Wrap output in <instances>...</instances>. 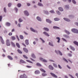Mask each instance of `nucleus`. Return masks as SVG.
<instances>
[{"instance_id": "nucleus-56", "label": "nucleus", "mask_w": 78, "mask_h": 78, "mask_svg": "<svg viewBox=\"0 0 78 78\" xmlns=\"http://www.w3.org/2000/svg\"><path fill=\"white\" fill-rule=\"evenodd\" d=\"M4 11L5 12H6V8L5 7L4 8Z\"/></svg>"}, {"instance_id": "nucleus-41", "label": "nucleus", "mask_w": 78, "mask_h": 78, "mask_svg": "<svg viewBox=\"0 0 78 78\" xmlns=\"http://www.w3.org/2000/svg\"><path fill=\"white\" fill-rule=\"evenodd\" d=\"M50 12L51 13H55V12H54V10H52L50 11Z\"/></svg>"}, {"instance_id": "nucleus-26", "label": "nucleus", "mask_w": 78, "mask_h": 78, "mask_svg": "<svg viewBox=\"0 0 78 78\" xmlns=\"http://www.w3.org/2000/svg\"><path fill=\"white\" fill-rule=\"evenodd\" d=\"M57 39H58V41H57V42H58V43H59V41H60V38H59V37H57L56 38Z\"/></svg>"}, {"instance_id": "nucleus-53", "label": "nucleus", "mask_w": 78, "mask_h": 78, "mask_svg": "<svg viewBox=\"0 0 78 78\" xmlns=\"http://www.w3.org/2000/svg\"><path fill=\"white\" fill-rule=\"evenodd\" d=\"M11 3H9L8 4V5L9 7H10V6H11Z\"/></svg>"}, {"instance_id": "nucleus-61", "label": "nucleus", "mask_w": 78, "mask_h": 78, "mask_svg": "<svg viewBox=\"0 0 78 78\" xmlns=\"http://www.w3.org/2000/svg\"><path fill=\"white\" fill-rule=\"evenodd\" d=\"M62 40H63V41H65V42H67V41L64 38H62Z\"/></svg>"}, {"instance_id": "nucleus-55", "label": "nucleus", "mask_w": 78, "mask_h": 78, "mask_svg": "<svg viewBox=\"0 0 78 78\" xmlns=\"http://www.w3.org/2000/svg\"><path fill=\"white\" fill-rule=\"evenodd\" d=\"M68 55L69 56H70V57L72 56V54H70V53L68 54Z\"/></svg>"}, {"instance_id": "nucleus-32", "label": "nucleus", "mask_w": 78, "mask_h": 78, "mask_svg": "<svg viewBox=\"0 0 78 78\" xmlns=\"http://www.w3.org/2000/svg\"><path fill=\"white\" fill-rule=\"evenodd\" d=\"M73 43L74 44H75V45H76L78 46V43L77 42L75 41H74Z\"/></svg>"}, {"instance_id": "nucleus-36", "label": "nucleus", "mask_w": 78, "mask_h": 78, "mask_svg": "<svg viewBox=\"0 0 78 78\" xmlns=\"http://www.w3.org/2000/svg\"><path fill=\"white\" fill-rule=\"evenodd\" d=\"M20 39H23V37L22 35H20Z\"/></svg>"}, {"instance_id": "nucleus-22", "label": "nucleus", "mask_w": 78, "mask_h": 78, "mask_svg": "<svg viewBox=\"0 0 78 78\" xmlns=\"http://www.w3.org/2000/svg\"><path fill=\"white\" fill-rule=\"evenodd\" d=\"M40 70H41V71L43 72H44V73H45L46 72L45 71V70H44V69H42L41 68L40 69Z\"/></svg>"}, {"instance_id": "nucleus-63", "label": "nucleus", "mask_w": 78, "mask_h": 78, "mask_svg": "<svg viewBox=\"0 0 78 78\" xmlns=\"http://www.w3.org/2000/svg\"><path fill=\"white\" fill-rule=\"evenodd\" d=\"M16 37L17 38L18 41H19V37L17 35H16Z\"/></svg>"}, {"instance_id": "nucleus-46", "label": "nucleus", "mask_w": 78, "mask_h": 78, "mask_svg": "<svg viewBox=\"0 0 78 78\" xmlns=\"http://www.w3.org/2000/svg\"><path fill=\"white\" fill-rule=\"evenodd\" d=\"M42 76H47V74L43 73L42 74Z\"/></svg>"}, {"instance_id": "nucleus-4", "label": "nucleus", "mask_w": 78, "mask_h": 78, "mask_svg": "<svg viewBox=\"0 0 78 78\" xmlns=\"http://www.w3.org/2000/svg\"><path fill=\"white\" fill-rule=\"evenodd\" d=\"M24 14L25 16H29V13L27 11H25L24 12Z\"/></svg>"}, {"instance_id": "nucleus-12", "label": "nucleus", "mask_w": 78, "mask_h": 78, "mask_svg": "<svg viewBox=\"0 0 78 78\" xmlns=\"http://www.w3.org/2000/svg\"><path fill=\"white\" fill-rule=\"evenodd\" d=\"M44 34L46 35V36H49L50 35L47 33L46 32H43Z\"/></svg>"}, {"instance_id": "nucleus-10", "label": "nucleus", "mask_w": 78, "mask_h": 78, "mask_svg": "<svg viewBox=\"0 0 78 78\" xmlns=\"http://www.w3.org/2000/svg\"><path fill=\"white\" fill-rule=\"evenodd\" d=\"M37 20H38V21H40V22H41V21H42V20H41V18H40L39 16H37Z\"/></svg>"}, {"instance_id": "nucleus-40", "label": "nucleus", "mask_w": 78, "mask_h": 78, "mask_svg": "<svg viewBox=\"0 0 78 78\" xmlns=\"http://www.w3.org/2000/svg\"><path fill=\"white\" fill-rule=\"evenodd\" d=\"M27 62H30V63H31L32 64H33V62L30 60H27Z\"/></svg>"}, {"instance_id": "nucleus-47", "label": "nucleus", "mask_w": 78, "mask_h": 78, "mask_svg": "<svg viewBox=\"0 0 78 78\" xmlns=\"http://www.w3.org/2000/svg\"><path fill=\"white\" fill-rule=\"evenodd\" d=\"M57 13L58 14V15L61 14V13H60L59 11H57Z\"/></svg>"}, {"instance_id": "nucleus-34", "label": "nucleus", "mask_w": 78, "mask_h": 78, "mask_svg": "<svg viewBox=\"0 0 78 78\" xmlns=\"http://www.w3.org/2000/svg\"><path fill=\"white\" fill-rule=\"evenodd\" d=\"M21 6V4H20V3H18L17 5V6L19 8H20V6Z\"/></svg>"}, {"instance_id": "nucleus-43", "label": "nucleus", "mask_w": 78, "mask_h": 78, "mask_svg": "<svg viewBox=\"0 0 78 78\" xmlns=\"http://www.w3.org/2000/svg\"><path fill=\"white\" fill-rule=\"evenodd\" d=\"M23 57H24V58H26V59H28V57L25 55H23Z\"/></svg>"}, {"instance_id": "nucleus-39", "label": "nucleus", "mask_w": 78, "mask_h": 78, "mask_svg": "<svg viewBox=\"0 0 78 78\" xmlns=\"http://www.w3.org/2000/svg\"><path fill=\"white\" fill-rule=\"evenodd\" d=\"M58 52L59 53L60 55H61V56H62V53H61V51H58Z\"/></svg>"}, {"instance_id": "nucleus-51", "label": "nucleus", "mask_w": 78, "mask_h": 78, "mask_svg": "<svg viewBox=\"0 0 78 78\" xmlns=\"http://www.w3.org/2000/svg\"><path fill=\"white\" fill-rule=\"evenodd\" d=\"M72 2L74 3V4H76V1H75V0H73Z\"/></svg>"}, {"instance_id": "nucleus-58", "label": "nucleus", "mask_w": 78, "mask_h": 78, "mask_svg": "<svg viewBox=\"0 0 78 78\" xmlns=\"http://www.w3.org/2000/svg\"><path fill=\"white\" fill-rule=\"evenodd\" d=\"M12 34V33H10L9 34V36H11Z\"/></svg>"}, {"instance_id": "nucleus-19", "label": "nucleus", "mask_w": 78, "mask_h": 78, "mask_svg": "<svg viewBox=\"0 0 78 78\" xmlns=\"http://www.w3.org/2000/svg\"><path fill=\"white\" fill-rule=\"evenodd\" d=\"M11 39L13 40H15L16 39V37L14 36H12L11 37Z\"/></svg>"}, {"instance_id": "nucleus-24", "label": "nucleus", "mask_w": 78, "mask_h": 78, "mask_svg": "<svg viewBox=\"0 0 78 78\" xmlns=\"http://www.w3.org/2000/svg\"><path fill=\"white\" fill-rule=\"evenodd\" d=\"M54 20L55 21H58V20H59V19L57 18H56L54 19Z\"/></svg>"}, {"instance_id": "nucleus-31", "label": "nucleus", "mask_w": 78, "mask_h": 78, "mask_svg": "<svg viewBox=\"0 0 78 78\" xmlns=\"http://www.w3.org/2000/svg\"><path fill=\"white\" fill-rule=\"evenodd\" d=\"M53 28L54 29H59V27L56 26H54Z\"/></svg>"}, {"instance_id": "nucleus-35", "label": "nucleus", "mask_w": 78, "mask_h": 78, "mask_svg": "<svg viewBox=\"0 0 78 78\" xmlns=\"http://www.w3.org/2000/svg\"><path fill=\"white\" fill-rule=\"evenodd\" d=\"M49 45H51V46H52V47H53V44H52V43H51L50 42L49 43Z\"/></svg>"}, {"instance_id": "nucleus-64", "label": "nucleus", "mask_w": 78, "mask_h": 78, "mask_svg": "<svg viewBox=\"0 0 78 78\" xmlns=\"http://www.w3.org/2000/svg\"><path fill=\"white\" fill-rule=\"evenodd\" d=\"M76 76H77L78 77V74L76 73Z\"/></svg>"}, {"instance_id": "nucleus-20", "label": "nucleus", "mask_w": 78, "mask_h": 78, "mask_svg": "<svg viewBox=\"0 0 78 78\" xmlns=\"http://www.w3.org/2000/svg\"><path fill=\"white\" fill-rule=\"evenodd\" d=\"M40 73V72L38 70H36L35 72V73L36 74H38V73Z\"/></svg>"}, {"instance_id": "nucleus-45", "label": "nucleus", "mask_w": 78, "mask_h": 78, "mask_svg": "<svg viewBox=\"0 0 78 78\" xmlns=\"http://www.w3.org/2000/svg\"><path fill=\"white\" fill-rule=\"evenodd\" d=\"M40 39L41 40V41H42L43 42H44V43L45 42V41H44V40H43L42 38H40Z\"/></svg>"}, {"instance_id": "nucleus-18", "label": "nucleus", "mask_w": 78, "mask_h": 78, "mask_svg": "<svg viewBox=\"0 0 78 78\" xmlns=\"http://www.w3.org/2000/svg\"><path fill=\"white\" fill-rule=\"evenodd\" d=\"M44 30H45V31H48L49 30L48 28L44 27L43 28Z\"/></svg>"}, {"instance_id": "nucleus-37", "label": "nucleus", "mask_w": 78, "mask_h": 78, "mask_svg": "<svg viewBox=\"0 0 78 78\" xmlns=\"http://www.w3.org/2000/svg\"><path fill=\"white\" fill-rule=\"evenodd\" d=\"M65 8H66V9H68V8H69V5H66L65 6Z\"/></svg>"}, {"instance_id": "nucleus-27", "label": "nucleus", "mask_w": 78, "mask_h": 78, "mask_svg": "<svg viewBox=\"0 0 78 78\" xmlns=\"http://www.w3.org/2000/svg\"><path fill=\"white\" fill-rule=\"evenodd\" d=\"M16 45L18 48H20V45H19V43H16Z\"/></svg>"}, {"instance_id": "nucleus-30", "label": "nucleus", "mask_w": 78, "mask_h": 78, "mask_svg": "<svg viewBox=\"0 0 78 78\" xmlns=\"http://www.w3.org/2000/svg\"><path fill=\"white\" fill-rule=\"evenodd\" d=\"M38 6H43V5L41 3H38Z\"/></svg>"}, {"instance_id": "nucleus-33", "label": "nucleus", "mask_w": 78, "mask_h": 78, "mask_svg": "<svg viewBox=\"0 0 78 78\" xmlns=\"http://www.w3.org/2000/svg\"><path fill=\"white\" fill-rule=\"evenodd\" d=\"M30 30H31V31H33V32H36V30H34L32 28H30Z\"/></svg>"}, {"instance_id": "nucleus-38", "label": "nucleus", "mask_w": 78, "mask_h": 78, "mask_svg": "<svg viewBox=\"0 0 78 78\" xmlns=\"http://www.w3.org/2000/svg\"><path fill=\"white\" fill-rule=\"evenodd\" d=\"M53 64V66H54L55 67H57V65H56V64L54 63Z\"/></svg>"}, {"instance_id": "nucleus-62", "label": "nucleus", "mask_w": 78, "mask_h": 78, "mask_svg": "<svg viewBox=\"0 0 78 78\" xmlns=\"http://www.w3.org/2000/svg\"><path fill=\"white\" fill-rule=\"evenodd\" d=\"M44 12H45V14H48V12H47V11H45Z\"/></svg>"}, {"instance_id": "nucleus-9", "label": "nucleus", "mask_w": 78, "mask_h": 78, "mask_svg": "<svg viewBox=\"0 0 78 78\" xmlns=\"http://www.w3.org/2000/svg\"><path fill=\"white\" fill-rule=\"evenodd\" d=\"M46 21L47 22L49 23H51V21L50 20L48 19H46Z\"/></svg>"}, {"instance_id": "nucleus-49", "label": "nucleus", "mask_w": 78, "mask_h": 78, "mask_svg": "<svg viewBox=\"0 0 78 78\" xmlns=\"http://www.w3.org/2000/svg\"><path fill=\"white\" fill-rule=\"evenodd\" d=\"M19 21L20 22H22V21H23V20H21V18H20L19 19Z\"/></svg>"}, {"instance_id": "nucleus-54", "label": "nucleus", "mask_w": 78, "mask_h": 78, "mask_svg": "<svg viewBox=\"0 0 78 78\" xmlns=\"http://www.w3.org/2000/svg\"><path fill=\"white\" fill-rule=\"evenodd\" d=\"M27 68H31V67H32L31 66H27Z\"/></svg>"}, {"instance_id": "nucleus-11", "label": "nucleus", "mask_w": 78, "mask_h": 78, "mask_svg": "<svg viewBox=\"0 0 78 78\" xmlns=\"http://www.w3.org/2000/svg\"><path fill=\"white\" fill-rule=\"evenodd\" d=\"M7 58H9V59H10V60H12V59H13L12 57L10 55H8L7 56Z\"/></svg>"}, {"instance_id": "nucleus-23", "label": "nucleus", "mask_w": 78, "mask_h": 78, "mask_svg": "<svg viewBox=\"0 0 78 78\" xmlns=\"http://www.w3.org/2000/svg\"><path fill=\"white\" fill-rule=\"evenodd\" d=\"M11 44L12 45V46H13V47H15L16 45H15V44H14V43H13L11 41Z\"/></svg>"}, {"instance_id": "nucleus-52", "label": "nucleus", "mask_w": 78, "mask_h": 78, "mask_svg": "<svg viewBox=\"0 0 78 78\" xmlns=\"http://www.w3.org/2000/svg\"><path fill=\"white\" fill-rule=\"evenodd\" d=\"M43 62H47V60H46L45 59H44L43 60Z\"/></svg>"}, {"instance_id": "nucleus-1", "label": "nucleus", "mask_w": 78, "mask_h": 78, "mask_svg": "<svg viewBox=\"0 0 78 78\" xmlns=\"http://www.w3.org/2000/svg\"><path fill=\"white\" fill-rule=\"evenodd\" d=\"M20 78H27V76L25 74H24L23 75H21L20 76Z\"/></svg>"}, {"instance_id": "nucleus-60", "label": "nucleus", "mask_w": 78, "mask_h": 78, "mask_svg": "<svg viewBox=\"0 0 78 78\" xmlns=\"http://www.w3.org/2000/svg\"><path fill=\"white\" fill-rule=\"evenodd\" d=\"M67 67H68V69H71V68H70V67L69 66L67 65Z\"/></svg>"}, {"instance_id": "nucleus-3", "label": "nucleus", "mask_w": 78, "mask_h": 78, "mask_svg": "<svg viewBox=\"0 0 78 78\" xmlns=\"http://www.w3.org/2000/svg\"><path fill=\"white\" fill-rule=\"evenodd\" d=\"M72 31L75 33H78V30L76 29H73L72 30Z\"/></svg>"}, {"instance_id": "nucleus-25", "label": "nucleus", "mask_w": 78, "mask_h": 78, "mask_svg": "<svg viewBox=\"0 0 78 78\" xmlns=\"http://www.w3.org/2000/svg\"><path fill=\"white\" fill-rule=\"evenodd\" d=\"M10 25H11V24H10V23H9V22H7L6 23V25L7 26H10Z\"/></svg>"}, {"instance_id": "nucleus-13", "label": "nucleus", "mask_w": 78, "mask_h": 78, "mask_svg": "<svg viewBox=\"0 0 78 78\" xmlns=\"http://www.w3.org/2000/svg\"><path fill=\"white\" fill-rule=\"evenodd\" d=\"M25 42L26 45H28L29 44V42H28V40H26L25 41Z\"/></svg>"}, {"instance_id": "nucleus-50", "label": "nucleus", "mask_w": 78, "mask_h": 78, "mask_svg": "<svg viewBox=\"0 0 78 78\" xmlns=\"http://www.w3.org/2000/svg\"><path fill=\"white\" fill-rule=\"evenodd\" d=\"M14 9H15V11H16V12H17V11H18V9H17V8H15Z\"/></svg>"}, {"instance_id": "nucleus-16", "label": "nucleus", "mask_w": 78, "mask_h": 78, "mask_svg": "<svg viewBox=\"0 0 78 78\" xmlns=\"http://www.w3.org/2000/svg\"><path fill=\"white\" fill-rule=\"evenodd\" d=\"M65 33H66V34H70V32H69L67 30H65Z\"/></svg>"}, {"instance_id": "nucleus-7", "label": "nucleus", "mask_w": 78, "mask_h": 78, "mask_svg": "<svg viewBox=\"0 0 78 78\" xmlns=\"http://www.w3.org/2000/svg\"><path fill=\"white\" fill-rule=\"evenodd\" d=\"M49 68L50 69V70H53L54 69V68H53V67L51 65H49Z\"/></svg>"}, {"instance_id": "nucleus-29", "label": "nucleus", "mask_w": 78, "mask_h": 78, "mask_svg": "<svg viewBox=\"0 0 78 78\" xmlns=\"http://www.w3.org/2000/svg\"><path fill=\"white\" fill-rule=\"evenodd\" d=\"M21 63H26L23 60H21L20 61Z\"/></svg>"}, {"instance_id": "nucleus-28", "label": "nucleus", "mask_w": 78, "mask_h": 78, "mask_svg": "<svg viewBox=\"0 0 78 78\" xmlns=\"http://www.w3.org/2000/svg\"><path fill=\"white\" fill-rule=\"evenodd\" d=\"M17 51H18V53H20V54H22V51H21L19 49H18L17 50Z\"/></svg>"}, {"instance_id": "nucleus-48", "label": "nucleus", "mask_w": 78, "mask_h": 78, "mask_svg": "<svg viewBox=\"0 0 78 78\" xmlns=\"http://www.w3.org/2000/svg\"><path fill=\"white\" fill-rule=\"evenodd\" d=\"M1 42L2 44H5V42H4V41H3V40H1Z\"/></svg>"}, {"instance_id": "nucleus-14", "label": "nucleus", "mask_w": 78, "mask_h": 78, "mask_svg": "<svg viewBox=\"0 0 78 78\" xmlns=\"http://www.w3.org/2000/svg\"><path fill=\"white\" fill-rule=\"evenodd\" d=\"M58 10L59 11H63V9L61 7H59L58 8Z\"/></svg>"}, {"instance_id": "nucleus-44", "label": "nucleus", "mask_w": 78, "mask_h": 78, "mask_svg": "<svg viewBox=\"0 0 78 78\" xmlns=\"http://www.w3.org/2000/svg\"><path fill=\"white\" fill-rule=\"evenodd\" d=\"M2 16H0V21L2 22Z\"/></svg>"}, {"instance_id": "nucleus-59", "label": "nucleus", "mask_w": 78, "mask_h": 78, "mask_svg": "<svg viewBox=\"0 0 78 78\" xmlns=\"http://www.w3.org/2000/svg\"><path fill=\"white\" fill-rule=\"evenodd\" d=\"M40 59L41 61H43L44 59L42 58H40Z\"/></svg>"}, {"instance_id": "nucleus-8", "label": "nucleus", "mask_w": 78, "mask_h": 78, "mask_svg": "<svg viewBox=\"0 0 78 78\" xmlns=\"http://www.w3.org/2000/svg\"><path fill=\"white\" fill-rule=\"evenodd\" d=\"M63 19L66 21H67V22H70V20L67 18H64Z\"/></svg>"}, {"instance_id": "nucleus-15", "label": "nucleus", "mask_w": 78, "mask_h": 78, "mask_svg": "<svg viewBox=\"0 0 78 78\" xmlns=\"http://www.w3.org/2000/svg\"><path fill=\"white\" fill-rule=\"evenodd\" d=\"M69 47L71 48V49H72V50H73V51H74V50H75V48H74L72 46H70Z\"/></svg>"}, {"instance_id": "nucleus-42", "label": "nucleus", "mask_w": 78, "mask_h": 78, "mask_svg": "<svg viewBox=\"0 0 78 78\" xmlns=\"http://www.w3.org/2000/svg\"><path fill=\"white\" fill-rule=\"evenodd\" d=\"M63 59L64 60V61H65L66 62H67V63H68V61H67V60H66V59L64 58H63Z\"/></svg>"}, {"instance_id": "nucleus-21", "label": "nucleus", "mask_w": 78, "mask_h": 78, "mask_svg": "<svg viewBox=\"0 0 78 78\" xmlns=\"http://www.w3.org/2000/svg\"><path fill=\"white\" fill-rule=\"evenodd\" d=\"M36 65L37 66H39L40 67H41V66H42V65H41V64H40L39 63H37L36 64Z\"/></svg>"}, {"instance_id": "nucleus-5", "label": "nucleus", "mask_w": 78, "mask_h": 78, "mask_svg": "<svg viewBox=\"0 0 78 78\" xmlns=\"http://www.w3.org/2000/svg\"><path fill=\"white\" fill-rule=\"evenodd\" d=\"M51 75L52 76H53L55 78H57L58 77H57V76L54 73H50Z\"/></svg>"}, {"instance_id": "nucleus-2", "label": "nucleus", "mask_w": 78, "mask_h": 78, "mask_svg": "<svg viewBox=\"0 0 78 78\" xmlns=\"http://www.w3.org/2000/svg\"><path fill=\"white\" fill-rule=\"evenodd\" d=\"M6 44L7 46H10V42H9V40L7 39L6 41Z\"/></svg>"}, {"instance_id": "nucleus-17", "label": "nucleus", "mask_w": 78, "mask_h": 78, "mask_svg": "<svg viewBox=\"0 0 78 78\" xmlns=\"http://www.w3.org/2000/svg\"><path fill=\"white\" fill-rule=\"evenodd\" d=\"M31 56L33 58H36V56H35V55H34V54H32L31 55Z\"/></svg>"}, {"instance_id": "nucleus-57", "label": "nucleus", "mask_w": 78, "mask_h": 78, "mask_svg": "<svg viewBox=\"0 0 78 78\" xmlns=\"http://www.w3.org/2000/svg\"><path fill=\"white\" fill-rule=\"evenodd\" d=\"M58 66L59 69H62V67H61V66L59 65H58Z\"/></svg>"}, {"instance_id": "nucleus-6", "label": "nucleus", "mask_w": 78, "mask_h": 78, "mask_svg": "<svg viewBox=\"0 0 78 78\" xmlns=\"http://www.w3.org/2000/svg\"><path fill=\"white\" fill-rule=\"evenodd\" d=\"M23 50L26 53H28V50L27 49V48H23Z\"/></svg>"}]
</instances>
